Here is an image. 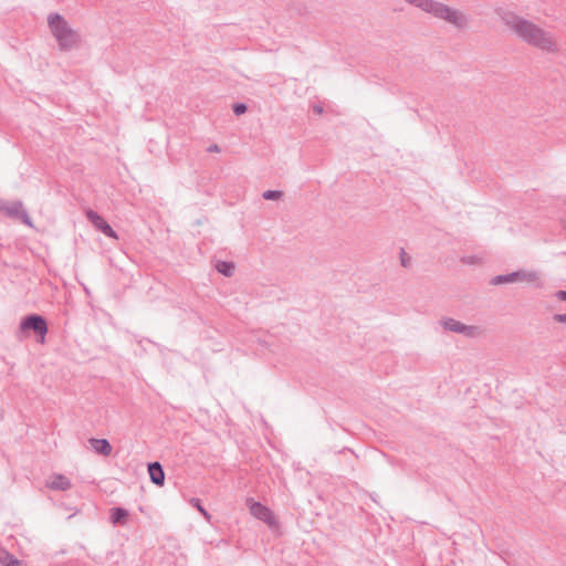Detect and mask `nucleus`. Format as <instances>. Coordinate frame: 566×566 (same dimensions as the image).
<instances>
[{
	"instance_id": "obj_1",
	"label": "nucleus",
	"mask_w": 566,
	"mask_h": 566,
	"mask_svg": "<svg viewBox=\"0 0 566 566\" xmlns=\"http://www.w3.org/2000/svg\"><path fill=\"white\" fill-rule=\"evenodd\" d=\"M501 20L516 38L530 46L547 53H555L558 51V45L554 35L531 20H527L513 11L503 12L501 14Z\"/></svg>"
},
{
	"instance_id": "obj_2",
	"label": "nucleus",
	"mask_w": 566,
	"mask_h": 566,
	"mask_svg": "<svg viewBox=\"0 0 566 566\" xmlns=\"http://www.w3.org/2000/svg\"><path fill=\"white\" fill-rule=\"evenodd\" d=\"M408 3L432 14L434 18L444 20L446 22L463 29L468 25L469 19L461 11L453 9L444 3L434 0H406Z\"/></svg>"
},
{
	"instance_id": "obj_3",
	"label": "nucleus",
	"mask_w": 566,
	"mask_h": 566,
	"mask_svg": "<svg viewBox=\"0 0 566 566\" xmlns=\"http://www.w3.org/2000/svg\"><path fill=\"white\" fill-rule=\"evenodd\" d=\"M48 24L61 51H70L78 45L80 34L60 13H50Z\"/></svg>"
},
{
	"instance_id": "obj_4",
	"label": "nucleus",
	"mask_w": 566,
	"mask_h": 566,
	"mask_svg": "<svg viewBox=\"0 0 566 566\" xmlns=\"http://www.w3.org/2000/svg\"><path fill=\"white\" fill-rule=\"evenodd\" d=\"M21 332H33L40 336L42 342L48 334L49 327L45 318L40 314H30L24 316L20 322Z\"/></svg>"
},
{
	"instance_id": "obj_5",
	"label": "nucleus",
	"mask_w": 566,
	"mask_h": 566,
	"mask_svg": "<svg viewBox=\"0 0 566 566\" xmlns=\"http://www.w3.org/2000/svg\"><path fill=\"white\" fill-rule=\"evenodd\" d=\"M0 211H3L8 217L20 220L28 227H33L32 219L30 218L27 210L23 208V203L20 200L12 202L0 200Z\"/></svg>"
},
{
	"instance_id": "obj_6",
	"label": "nucleus",
	"mask_w": 566,
	"mask_h": 566,
	"mask_svg": "<svg viewBox=\"0 0 566 566\" xmlns=\"http://www.w3.org/2000/svg\"><path fill=\"white\" fill-rule=\"evenodd\" d=\"M441 326L449 332L462 334L467 337L474 338L481 335V328L474 325H465L460 321L451 317H444L440 321Z\"/></svg>"
},
{
	"instance_id": "obj_7",
	"label": "nucleus",
	"mask_w": 566,
	"mask_h": 566,
	"mask_svg": "<svg viewBox=\"0 0 566 566\" xmlns=\"http://www.w3.org/2000/svg\"><path fill=\"white\" fill-rule=\"evenodd\" d=\"M538 274L535 271L518 270L509 274H501L492 277L491 284L499 285L513 282H535Z\"/></svg>"
},
{
	"instance_id": "obj_8",
	"label": "nucleus",
	"mask_w": 566,
	"mask_h": 566,
	"mask_svg": "<svg viewBox=\"0 0 566 566\" xmlns=\"http://www.w3.org/2000/svg\"><path fill=\"white\" fill-rule=\"evenodd\" d=\"M86 217L88 221L104 235L111 239H117V233L114 231V229L108 224V222L99 216L97 212L93 210H88L86 212Z\"/></svg>"
},
{
	"instance_id": "obj_9",
	"label": "nucleus",
	"mask_w": 566,
	"mask_h": 566,
	"mask_svg": "<svg viewBox=\"0 0 566 566\" xmlns=\"http://www.w3.org/2000/svg\"><path fill=\"white\" fill-rule=\"evenodd\" d=\"M250 512L254 517L266 524L274 523L272 511L260 502H253L250 506Z\"/></svg>"
},
{
	"instance_id": "obj_10",
	"label": "nucleus",
	"mask_w": 566,
	"mask_h": 566,
	"mask_svg": "<svg viewBox=\"0 0 566 566\" xmlns=\"http://www.w3.org/2000/svg\"><path fill=\"white\" fill-rule=\"evenodd\" d=\"M148 473L150 481L158 485L163 486L165 483V472L163 465L159 462H150L148 463Z\"/></svg>"
},
{
	"instance_id": "obj_11",
	"label": "nucleus",
	"mask_w": 566,
	"mask_h": 566,
	"mask_svg": "<svg viewBox=\"0 0 566 566\" xmlns=\"http://www.w3.org/2000/svg\"><path fill=\"white\" fill-rule=\"evenodd\" d=\"M46 486L51 490L67 491L72 483L69 478L63 474H53L51 480L46 482Z\"/></svg>"
},
{
	"instance_id": "obj_12",
	"label": "nucleus",
	"mask_w": 566,
	"mask_h": 566,
	"mask_svg": "<svg viewBox=\"0 0 566 566\" xmlns=\"http://www.w3.org/2000/svg\"><path fill=\"white\" fill-rule=\"evenodd\" d=\"M88 442L97 454L108 457L112 453L113 448L107 439L91 438Z\"/></svg>"
},
{
	"instance_id": "obj_13",
	"label": "nucleus",
	"mask_w": 566,
	"mask_h": 566,
	"mask_svg": "<svg viewBox=\"0 0 566 566\" xmlns=\"http://www.w3.org/2000/svg\"><path fill=\"white\" fill-rule=\"evenodd\" d=\"M128 511L123 507H113L111 510V522L115 525H125L128 518Z\"/></svg>"
},
{
	"instance_id": "obj_14",
	"label": "nucleus",
	"mask_w": 566,
	"mask_h": 566,
	"mask_svg": "<svg viewBox=\"0 0 566 566\" xmlns=\"http://www.w3.org/2000/svg\"><path fill=\"white\" fill-rule=\"evenodd\" d=\"M0 563L3 566H21V562L6 549L0 551Z\"/></svg>"
},
{
	"instance_id": "obj_15",
	"label": "nucleus",
	"mask_w": 566,
	"mask_h": 566,
	"mask_svg": "<svg viewBox=\"0 0 566 566\" xmlns=\"http://www.w3.org/2000/svg\"><path fill=\"white\" fill-rule=\"evenodd\" d=\"M216 270L224 276H232L234 273V264L228 261H219L216 264Z\"/></svg>"
},
{
	"instance_id": "obj_16",
	"label": "nucleus",
	"mask_w": 566,
	"mask_h": 566,
	"mask_svg": "<svg viewBox=\"0 0 566 566\" xmlns=\"http://www.w3.org/2000/svg\"><path fill=\"white\" fill-rule=\"evenodd\" d=\"M190 504L196 507L200 514L207 520L210 521L211 515L208 513V511L201 505V501L199 499L192 497L190 500Z\"/></svg>"
},
{
	"instance_id": "obj_17",
	"label": "nucleus",
	"mask_w": 566,
	"mask_h": 566,
	"mask_svg": "<svg viewBox=\"0 0 566 566\" xmlns=\"http://www.w3.org/2000/svg\"><path fill=\"white\" fill-rule=\"evenodd\" d=\"M283 196V192L281 190H265L262 193V197L265 200H277Z\"/></svg>"
},
{
	"instance_id": "obj_18",
	"label": "nucleus",
	"mask_w": 566,
	"mask_h": 566,
	"mask_svg": "<svg viewBox=\"0 0 566 566\" xmlns=\"http://www.w3.org/2000/svg\"><path fill=\"white\" fill-rule=\"evenodd\" d=\"M400 263L403 268H410L411 266V256L407 254L403 248L400 249Z\"/></svg>"
},
{
	"instance_id": "obj_19",
	"label": "nucleus",
	"mask_w": 566,
	"mask_h": 566,
	"mask_svg": "<svg viewBox=\"0 0 566 566\" xmlns=\"http://www.w3.org/2000/svg\"><path fill=\"white\" fill-rule=\"evenodd\" d=\"M235 115H242L247 112L248 107L244 103H235L232 107Z\"/></svg>"
},
{
	"instance_id": "obj_20",
	"label": "nucleus",
	"mask_w": 566,
	"mask_h": 566,
	"mask_svg": "<svg viewBox=\"0 0 566 566\" xmlns=\"http://www.w3.org/2000/svg\"><path fill=\"white\" fill-rule=\"evenodd\" d=\"M478 261H479V258L476 255H468V256L461 258V262L464 264H469V265L475 264V263H478Z\"/></svg>"
},
{
	"instance_id": "obj_21",
	"label": "nucleus",
	"mask_w": 566,
	"mask_h": 566,
	"mask_svg": "<svg viewBox=\"0 0 566 566\" xmlns=\"http://www.w3.org/2000/svg\"><path fill=\"white\" fill-rule=\"evenodd\" d=\"M553 319L558 323H566V313L565 314H554Z\"/></svg>"
},
{
	"instance_id": "obj_22",
	"label": "nucleus",
	"mask_w": 566,
	"mask_h": 566,
	"mask_svg": "<svg viewBox=\"0 0 566 566\" xmlns=\"http://www.w3.org/2000/svg\"><path fill=\"white\" fill-rule=\"evenodd\" d=\"M555 296H556L557 300L566 302V291H563V290L557 291L555 293Z\"/></svg>"
},
{
	"instance_id": "obj_23",
	"label": "nucleus",
	"mask_w": 566,
	"mask_h": 566,
	"mask_svg": "<svg viewBox=\"0 0 566 566\" xmlns=\"http://www.w3.org/2000/svg\"><path fill=\"white\" fill-rule=\"evenodd\" d=\"M221 149L217 144H212L208 147L207 151L209 153H219Z\"/></svg>"
},
{
	"instance_id": "obj_24",
	"label": "nucleus",
	"mask_w": 566,
	"mask_h": 566,
	"mask_svg": "<svg viewBox=\"0 0 566 566\" xmlns=\"http://www.w3.org/2000/svg\"><path fill=\"white\" fill-rule=\"evenodd\" d=\"M315 111H316L317 113H322V112H323V108L318 106V107H315Z\"/></svg>"
},
{
	"instance_id": "obj_25",
	"label": "nucleus",
	"mask_w": 566,
	"mask_h": 566,
	"mask_svg": "<svg viewBox=\"0 0 566 566\" xmlns=\"http://www.w3.org/2000/svg\"><path fill=\"white\" fill-rule=\"evenodd\" d=\"M563 229L566 230V221H562Z\"/></svg>"
}]
</instances>
